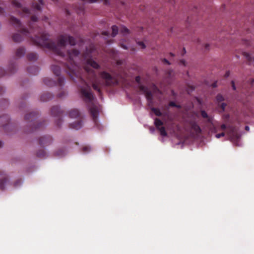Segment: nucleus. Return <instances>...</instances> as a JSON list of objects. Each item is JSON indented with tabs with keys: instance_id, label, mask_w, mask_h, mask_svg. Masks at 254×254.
<instances>
[{
	"instance_id": "1",
	"label": "nucleus",
	"mask_w": 254,
	"mask_h": 254,
	"mask_svg": "<svg viewBox=\"0 0 254 254\" xmlns=\"http://www.w3.org/2000/svg\"><path fill=\"white\" fill-rule=\"evenodd\" d=\"M48 38V35H45L42 38L36 37V42L38 45L52 50L63 56L65 55L64 52L66 51L69 60L73 65L74 60L80 54L79 51L73 47L75 44L74 39L68 35H61L58 38L56 45Z\"/></svg>"
},
{
	"instance_id": "2",
	"label": "nucleus",
	"mask_w": 254,
	"mask_h": 254,
	"mask_svg": "<svg viewBox=\"0 0 254 254\" xmlns=\"http://www.w3.org/2000/svg\"><path fill=\"white\" fill-rule=\"evenodd\" d=\"M82 84L80 85L82 97L87 103H89L87 106L93 118L95 120L99 116L98 108L96 105L93 103V100L94 98L90 92L89 86L84 81H82Z\"/></svg>"
},
{
	"instance_id": "3",
	"label": "nucleus",
	"mask_w": 254,
	"mask_h": 254,
	"mask_svg": "<svg viewBox=\"0 0 254 254\" xmlns=\"http://www.w3.org/2000/svg\"><path fill=\"white\" fill-rule=\"evenodd\" d=\"M16 186V182L15 181L11 182L8 176H5L3 178L0 179V190H3L5 188L15 187Z\"/></svg>"
},
{
	"instance_id": "4",
	"label": "nucleus",
	"mask_w": 254,
	"mask_h": 254,
	"mask_svg": "<svg viewBox=\"0 0 254 254\" xmlns=\"http://www.w3.org/2000/svg\"><path fill=\"white\" fill-rule=\"evenodd\" d=\"M10 118L8 115H3L0 116V127L4 128V130L6 131L8 127H11V125L10 123Z\"/></svg>"
},
{
	"instance_id": "5",
	"label": "nucleus",
	"mask_w": 254,
	"mask_h": 254,
	"mask_svg": "<svg viewBox=\"0 0 254 254\" xmlns=\"http://www.w3.org/2000/svg\"><path fill=\"white\" fill-rule=\"evenodd\" d=\"M154 125L159 130L160 134L162 137H165L167 135L165 127H162L163 122L159 119H156L154 120Z\"/></svg>"
},
{
	"instance_id": "6",
	"label": "nucleus",
	"mask_w": 254,
	"mask_h": 254,
	"mask_svg": "<svg viewBox=\"0 0 254 254\" xmlns=\"http://www.w3.org/2000/svg\"><path fill=\"white\" fill-rule=\"evenodd\" d=\"M86 65L85 66V69L88 72L89 71L88 69V66H91L94 68H97L99 66L98 64L95 61H93L91 59H87L86 60Z\"/></svg>"
},
{
	"instance_id": "7",
	"label": "nucleus",
	"mask_w": 254,
	"mask_h": 254,
	"mask_svg": "<svg viewBox=\"0 0 254 254\" xmlns=\"http://www.w3.org/2000/svg\"><path fill=\"white\" fill-rule=\"evenodd\" d=\"M229 132L228 135L231 141L234 143V139L235 138L239 139V137L236 134V131L234 127H230L228 128Z\"/></svg>"
},
{
	"instance_id": "8",
	"label": "nucleus",
	"mask_w": 254,
	"mask_h": 254,
	"mask_svg": "<svg viewBox=\"0 0 254 254\" xmlns=\"http://www.w3.org/2000/svg\"><path fill=\"white\" fill-rule=\"evenodd\" d=\"M15 62L16 58L15 57H13L12 59H11L9 62L8 68L10 70V73H13L14 72L15 68Z\"/></svg>"
},
{
	"instance_id": "9",
	"label": "nucleus",
	"mask_w": 254,
	"mask_h": 254,
	"mask_svg": "<svg viewBox=\"0 0 254 254\" xmlns=\"http://www.w3.org/2000/svg\"><path fill=\"white\" fill-rule=\"evenodd\" d=\"M82 126L83 123L81 121H76L73 123H70L71 127L76 130L80 129Z\"/></svg>"
},
{
	"instance_id": "10",
	"label": "nucleus",
	"mask_w": 254,
	"mask_h": 254,
	"mask_svg": "<svg viewBox=\"0 0 254 254\" xmlns=\"http://www.w3.org/2000/svg\"><path fill=\"white\" fill-rule=\"evenodd\" d=\"M141 89L142 90L144 93L145 94L146 97L147 99L151 102L152 101V94L150 91L148 90L147 88L144 87H141Z\"/></svg>"
},
{
	"instance_id": "11",
	"label": "nucleus",
	"mask_w": 254,
	"mask_h": 254,
	"mask_svg": "<svg viewBox=\"0 0 254 254\" xmlns=\"http://www.w3.org/2000/svg\"><path fill=\"white\" fill-rule=\"evenodd\" d=\"M52 114L53 116H60L62 112L60 107L57 106L53 107L51 110Z\"/></svg>"
},
{
	"instance_id": "12",
	"label": "nucleus",
	"mask_w": 254,
	"mask_h": 254,
	"mask_svg": "<svg viewBox=\"0 0 254 254\" xmlns=\"http://www.w3.org/2000/svg\"><path fill=\"white\" fill-rule=\"evenodd\" d=\"M101 76L103 79H104L106 80L107 83L108 84H109L110 83V80H111V75L105 72H103L101 73Z\"/></svg>"
},
{
	"instance_id": "13",
	"label": "nucleus",
	"mask_w": 254,
	"mask_h": 254,
	"mask_svg": "<svg viewBox=\"0 0 254 254\" xmlns=\"http://www.w3.org/2000/svg\"><path fill=\"white\" fill-rule=\"evenodd\" d=\"M120 33L123 36H127L129 34V30L125 26H122L120 28Z\"/></svg>"
},
{
	"instance_id": "14",
	"label": "nucleus",
	"mask_w": 254,
	"mask_h": 254,
	"mask_svg": "<svg viewBox=\"0 0 254 254\" xmlns=\"http://www.w3.org/2000/svg\"><path fill=\"white\" fill-rule=\"evenodd\" d=\"M69 116L71 118H76L79 116V113L77 110H72L70 111Z\"/></svg>"
},
{
	"instance_id": "15",
	"label": "nucleus",
	"mask_w": 254,
	"mask_h": 254,
	"mask_svg": "<svg viewBox=\"0 0 254 254\" xmlns=\"http://www.w3.org/2000/svg\"><path fill=\"white\" fill-rule=\"evenodd\" d=\"M25 54V50L23 48L17 49V58L23 57Z\"/></svg>"
},
{
	"instance_id": "16",
	"label": "nucleus",
	"mask_w": 254,
	"mask_h": 254,
	"mask_svg": "<svg viewBox=\"0 0 254 254\" xmlns=\"http://www.w3.org/2000/svg\"><path fill=\"white\" fill-rule=\"evenodd\" d=\"M119 31H120V29H119L117 26H112L111 34L112 36L113 37H115L118 34Z\"/></svg>"
},
{
	"instance_id": "17",
	"label": "nucleus",
	"mask_w": 254,
	"mask_h": 254,
	"mask_svg": "<svg viewBox=\"0 0 254 254\" xmlns=\"http://www.w3.org/2000/svg\"><path fill=\"white\" fill-rule=\"evenodd\" d=\"M52 70L54 73L57 75L59 76L60 74L61 69L57 65H53L52 67Z\"/></svg>"
},
{
	"instance_id": "18",
	"label": "nucleus",
	"mask_w": 254,
	"mask_h": 254,
	"mask_svg": "<svg viewBox=\"0 0 254 254\" xmlns=\"http://www.w3.org/2000/svg\"><path fill=\"white\" fill-rule=\"evenodd\" d=\"M9 23L14 28L16 25V18L14 16H11L9 20Z\"/></svg>"
},
{
	"instance_id": "19",
	"label": "nucleus",
	"mask_w": 254,
	"mask_h": 254,
	"mask_svg": "<svg viewBox=\"0 0 254 254\" xmlns=\"http://www.w3.org/2000/svg\"><path fill=\"white\" fill-rule=\"evenodd\" d=\"M28 59L30 61H35L37 59V56L36 54L31 53L28 55Z\"/></svg>"
},
{
	"instance_id": "20",
	"label": "nucleus",
	"mask_w": 254,
	"mask_h": 254,
	"mask_svg": "<svg viewBox=\"0 0 254 254\" xmlns=\"http://www.w3.org/2000/svg\"><path fill=\"white\" fill-rule=\"evenodd\" d=\"M41 98V100L43 101L46 102V101H49V100L53 98V96H48L47 95H43Z\"/></svg>"
},
{
	"instance_id": "21",
	"label": "nucleus",
	"mask_w": 254,
	"mask_h": 254,
	"mask_svg": "<svg viewBox=\"0 0 254 254\" xmlns=\"http://www.w3.org/2000/svg\"><path fill=\"white\" fill-rule=\"evenodd\" d=\"M40 4H34L33 7L37 10H41L42 9V5H43V2L41 0H40Z\"/></svg>"
},
{
	"instance_id": "22",
	"label": "nucleus",
	"mask_w": 254,
	"mask_h": 254,
	"mask_svg": "<svg viewBox=\"0 0 254 254\" xmlns=\"http://www.w3.org/2000/svg\"><path fill=\"white\" fill-rule=\"evenodd\" d=\"M192 128L196 133H199L201 131V129L199 127L195 124L192 126Z\"/></svg>"
},
{
	"instance_id": "23",
	"label": "nucleus",
	"mask_w": 254,
	"mask_h": 254,
	"mask_svg": "<svg viewBox=\"0 0 254 254\" xmlns=\"http://www.w3.org/2000/svg\"><path fill=\"white\" fill-rule=\"evenodd\" d=\"M64 82H65V79L64 77L61 76L59 78V83L60 86H63Z\"/></svg>"
},
{
	"instance_id": "24",
	"label": "nucleus",
	"mask_w": 254,
	"mask_h": 254,
	"mask_svg": "<svg viewBox=\"0 0 254 254\" xmlns=\"http://www.w3.org/2000/svg\"><path fill=\"white\" fill-rule=\"evenodd\" d=\"M152 110L153 111V112L156 116H160L161 115V113L159 109L153 108H152Z\"/></svg>"
},
{
	"instance_id": "25",
	"label": "nucleus",
	"mask_w": 254,
	"mask_h": 254,
	"mask_svg": "<svg viewBox=\"0 0 254 254\" xmlns=\"http://www.w3.org/2000/svg\"><path fill=\"white\" fill-rule=\"evenodd\" d=\"M82 150L84 153H86L91 150V148L90 146H85L83 147Z\"/></svg>"
},
{
	"instance_id": "26",
	"label": "nucleus",
	"mask_w": 254,
	"mask_h": 254,
	"mask_svg": "<svg viewBox=\"0 0 254 254\" xmlns=\"http://www.w3.org/2000/svg\"><path fill=\"white\" fill-rule=\"evenodd\" d=\"M137 44L139 46L140 49H144L146 48L145 44L142 42H138L137 43Z\"/></svg>"
},
{
	"instance_id": "27",
	"label": "nucleus",
	"mask_w": 254,
	"mask_h": 254,
	"mask_svg": "<svg viewBox=\"0 0 254 254\" xmlns=\"http://www.w3.org/2000/svg\"><path fill=\"white\" fill-rule=\"evenodd\" d=\"M56 154H57V156H60V157H62V156L64 155V154H65L63 150H59L58 151H57Z\"/></svg>"
},
{
	"instance_id": "28",
	"label": "nucleus",
	"mask_w": 254,
	"mask_h": 254,
	"mask_svg": "<svg viewBox=\"0 0 254 254\" xmlns=\"http://www.w3.org/2000/svg\"><path fill=\"white\" fill-rule=\"evenodd\" d=\"M223 97L220 94H218L216 97V100L217 101L221 102L223 100Z\"/></svg>"
},
{
	"instance_id": "29",
	"label": "nucleus",
	"mask_w": 254,
	"mask_h": 254,
	"mask_svg": "<svg viewBox=\"0 0 254 254\" xmlns=\"http://www.w3.org/2000/svg\"><path fill=\"white\" fill-rule=\"evenodd\" d=\"M35 115V113H31L29 115H26L25 116V119L26 120H29L30 119V117H33Z\"/></svg>"
},
{
	"instance_id": "30",
	"label": "nucleus",
	"mask_w": 254,
	"mask_h": 254,
	"mask_svg": "<svg viewBox=\"0 0 254 254\" xmlns=\"http://www.w3.org/2000/svg\"><path fill=\"white\" fill-rule=\"evenodd\" d=\"M37 155L39 157H44L46 155V153L43 151L42 153H41L40 152H37Z\"/></svg>"
},
{
	"instance_id": "31",
	"label": "nucleus",
	"mask_w": 254,
	"mask_h": 254,
	"mask_svg": "<svg viewBox=\"0 0 254 254\" xmlns=\"http://www.w3.org/2000/svg\"><path fill=\"white\" fill-rule=\"evenodd\" d=\"M5 74V71L1 68L0 67V77L4 75Z\"/></svg>"
},
{
	"instance_id": "32",
	"label": "nucleus",
	"mask_w": 254,
	"mask_h": 254,
	"mask_svg": "<svg viewBox=\"0 0 254 254\" xmlns=\"http://www.w3.org/2000/svg\"><path fill=\"white\" fill-rule=\"evenodd\" d=\"M224 135H225L224 133H221L216 134L215 135V137L217 138H219L221 136H224Z\"/></svg>"
},
{
	"instance_id": "33",
	"label": "nucleus",
	"mask_w": 254,
	"mask_h": 254,
	"mask_svg": "<svg viewBox=\"0 0 254 254\" xmlns=\"http://www.w3.org/2000/svg\"><path fill=\"white\" fill-rule=\"evenodd\" d=\"M93 87L95 90H97L98 92H100V89L98 88L97 85L95 83L93 84Z\"/></svg>"
},
{
	"instance_id": "34",
	"label": "nucleus",
	"mask_w": 254,
	"mask_h": 254,
	"mask_svg": "<svg viewBox=\"0 0 254 254\" xmlns=\"http://www.w3.org/2000/svg\"><path fill=\"white\" fill-rule=\"evenodd\" d=\"M201 115L204 118L207 117V114L204 111H201Z\"/></svg>"
},
{
	"instance_id": "35",
	"label": "nucleus",
	"mask_w": 254,
	"mask_h": 254,
	"mask_svg": "<svg viewBox=\"0 0 254 254\" xmlns=\"http://www.w3.org/2000/svg\"><path fill=\"white\" fill-rule=\"evenodd\" d=\"M220 106L221 107L222 111H224V110H225V107L226 106V104L225 103H222L220 105Z\"/></svg>"
},
{
	"instance_id": "36",
	"label": "nucleus",
	"mask_w": 254,
	"mask_h": 254,
	"mask_svg": "<svg viewBox=\"0 0 254 254\" xmlns=\"http://www.w3.org/2000/svg\"><path fill=\"white\" fill-rule=\"evenodd\" d=\"M11 38H12V41L14 42H16V34L15 33L12 34V35L11 36Z\"/></svg>"
},
{
	"instance_id": "37",
	"label": "nucleus",
	"mask_w": 254,
	"mask_h": 254,
	"mask_svg": "<svg viewBox=\"0 0 254 254\" xmlns=\"http://www.w3.org/2000/svg\"><path fill=\"white\" fill-rule=\"evenodd\" d=\"M247 58L249 59V60L250 61H254V56L252 57V56H250V55H248L247 56Z\"/></svg>"
},
{
	"instance_id": "38",
	"label": "nucleus",
	"mask_w": 254,
	"mask_h": 254,
	"mask_svg": "<svg viewBox=\"0 0 254 254\" xmlns=\"http://www.w3.org/2000/svg\"><path fill=\"white\" fill-rule=\"evenodd\" d=\"M4 91L3 88L0 86V95L2 94Z\"/></svg>"
},
{
	"instance_id": "39",
	"label": "nucleus",
	"mask_w": 254,
	"mask_h": 254,
	"mask_svg": "<svg viewBox=\"0 0 254 254\" xmlns=\"http://www.w3.org/2000/svg\"><path fill=\"white\" fill-rule=\"evenodd\" d=\"M149 130H150V131L151 133H153L155 131V128L154 127H150L149 128Z\"/></svg>"
},
{
	"instance_id": "40",
	"label": "nucleus",
	"mask_w": 254,
	"mask_h": 254,
	"mask_svg": "<svg viewBox=\"0 0 254 254\" xmlns=\"http://www.w3.org/2000/svg\"><path fill=\"white\" fill-rule=\"evenodd\" d=\"M37 19V17L36 16H33L32 17V20L34 22L36 21Z\"/></svg>"
},
{
	"instance_id": "41",
	"label": "nucleus",
	"mask_w": 254,
	"mask_h": 254,
	"mask_svg": "<svg viewBox=\"0 0 254 254\" xmlns=\"http://www.w3.org/2000/svg\"><path fill=\"white\" fill-rule=\"evenodd\" d=\"M16 22H17V29L18 28V27L21 25V23L20 22V21L17 19V21H16Z\"/></svg>"
},
{
	"instance_id": "42",
	"label": "nucleus",
	"mask_w": 254,
	"mask_h": 254,
	"mask_svg": "<svg viewBox=\"0 0 254 254\" xmlns=\"http://www.w3.org/2000/svg\"><path fill=\"white\" fill-rule=\"evenodd\" d=\"M140 78L139 76H136V78H135V80L136 81V82H137L138 83L140 81Z\"/></svg>"
},
{
	"instance_id": "43",
	"label": "nucleus",
	"mask_w": 254,
	"mask_h": 254,
	"mask_svg": "<svg viewBox=\"0 0 254 254\" xmlns=\"http://www.w3.org/2000/svg\"><path fill=\"white\" fill-rule=\"evenodd\" d=\"M209 46H210V45H209V44H205V48L206 49H207V50H208V49H209Z\"/></svg>"
},
{
	"instance_id": "44",
	"label": "nucleus",
	"mask_w": 254,
	"mask_h": 254,
	"mask_svg": "<svg viewBox=\"0 0 254 254\" xmlns=\"http://www.w3.org/2000/svg\"><path fill=\"white\" fill-rule=\"evenodd\" d=\"M3 101L5 105H8V101L7 100L4 99V100H3Z\"/></svg>"
},
{
	"instance_id": "45",
	"label": "nucleus",
	"mask_w": 254,
	"mask_h": 254,
	"mask_svg": "<svg viewBox=\"0 0 254 254\" xmlns=\"http://www.w3.org/2000/svg\"><path fill=\"white\" fill-rule=\"evenodd\" d=\"M169 105L170 106H176L174 102H171Z\"/></svg>"
},
{
	"instance_id": "46",
	"label": "nucleus",
	"mask_w": 254,
	"mask_h": 254,
	"mask_svg": "<svg viewBox=\"0 0 254 254\" xmlns=\"http://www.w3.org/2000/svg\"><path fill=\"white\" fill-rule=\"evenodd\" d=\"M221 128L222 129H225L226 128V126L225 125H222L221 126Z\"/></svg>"
},
{
	"instance_id": "47",
	"label": "nucleus",
	"mask_w": 254,
	"mask_h": 254,
	"mask_svg": "<svg viewBox=\"0 0 254 254\" xmlns=\"http://www.w3.org/2000/svg\"><path fill=\"white\" fill-rule=\"evenodd\" d=\"M121 46L124 49H127V47L126 46V45H123L122 44L121 45Z\"/></svg>"
},
{
	"instance_id": "48",
	"label": "nucleus",
	"mask_w": 254,
	"mask_h": 254,
	"mask_svg": "<svg viewBox=\"0 0 254 254\" xmlns=\"http://www.w3.org/2000/svg\"><path fill=\"white\" fill-rule=\"evenodd\" d=\"M3 12V8L0 7V14L2 13Z\"/></svg>"
},
{
	"instance_id": "49",
	"label": "nucleus",
	"mask_w": 254,
	"mask_h": 254,
	"mask_svg": "<svg viewBox=\"0 0 254 254\" xmlns=\"http://www.w3.org/2000/svg\"><path fill=\"white\" fill-rule=\"evenodd\" d=\"M164 61L165 63H166L167 64H170L169 62L167 60H166V59H165L164 60Z\"/></svg>"
},
{
	"instance_id": "50",
	"label": "nucleus",
	"mask_w": 254,
	"mask_h": 254,
	"mask_svg": "<svg viewBox=\"0 0 254 254\" xmlns=\"http://www.w3.org/2000/svg\"><path fill=\"white\" fill-rule=\"evenodd\" d=\"M3 146V143L0 140V148Z\"/></svg>"
},
{
	"instance_id": "51",
	"label": "nucleus",
	"mask_w": 254,
	"mask_h": 254,
	"mask_svg": "<svg viewBox=\"0 0 254 254\" xmlns=\"http://www.w3.org/2000/svg\"><path fill=\"white\" fill-rule=\"evenodd\" d=\"M245 129L247 130H249V129H250L249 127V126H246L245 127Z\"/></svg>"
},
{
	"instance_id": "52",
	"label": "nucleus",
	"mask_w": 254,
	"mask_h": 254,
	"mask_svg": "<svg viewBox=\"0 0 254 254\" xmlns=\"http://www.w3.org/2000/svg\"><path fill=\"white\" fill-rule=\"evenodd\" d=\"M232 83H233V89H234V90H235V89H236V87H235V85H234V82H233V81H232Z\"/></svg>"
},
{
	"instance_id": "53",
	"label": "nucleus",
	"mask_w": 254,
	"mask_h": 254,
	"mask_svg": "<svg viewBox=\"0 0 254 254\" xmlns=\"http://www.w3.org/2000/svg\"><path fill=\"white\" fill-rule=\"evenodd\" d=\"M3 174V172L0 170V176H2Z\"/></svg>"
},
{
	"instance_id": "54",
	"label": "nucleus",
	"mask_w": 254,
	"mask_h": 254,
	"mask_svg": "<svg viewBox=\"0 0 254 254\" xmlns=\"http://www.w3.org/2000/svg\"><path fill=\"white\" fill-rule=\"evenodd\" d=\"M105 4H109V2H108L107 0H106L105 1Z\"/></svg>"
},
{
	"instance_id": "55",
	"label": "nucleus",
	"mask_w": 254,
	"mask_h": 254,
	"mask_svg": "<svg viewBox=\"0 0 254 254\" xmlns=\"http://www.w3.org/2000/svg\"><path fill=\"white\" fill-rule=\"evenodd\" d=\"M213 86L214 87H216V83H214V84H213Z\"/></svg>"
},
{
	"instance_id": "56",
	"label": "nucleus",
	"mask_w": 254,
	"mask_h": 254,
	"mask_svg": "<svg viewBox=\"0 0 254 254\" xmlns=\"http://www.w3.org/2000/svg\"><path fill=\"white\" fill-rule=\"evenodd\" d=\"M16 40H17V42H18L19 41V38L18 37V36L17 35V39H16Z\"/></svg>"
},
{
	"instance_id": "57",
	"label": "nucleus",
	"mask_w": 254,
	"mask_h": 254,
	"mask_svg": "<svg viewBox=\"0 0 254 254\" xmlns=\"http://www.w3.org/2000/svg\"><path fill=\"white\" fill-rule=\"evenodd\" d=\"M59 97H63V96H62V94H59Z\"/></svg>"
},
{
	"instance_id": "58",
	"label": "nucleus",
	"mask_w": 254,
	"mask_h": 254,
	"mask_svg": "<svg viewBox=\"0 0 254 254\" xmlns=\"http://www.w3.org/2000/svg\"><path fill=\"white\" fill-rule=\"evenodd\" d=\"M105 34L106 35H107V36H108V34L107 33H106V32L105 33Z\"/></svg>"
},
{
	"instance_id": "59",
	"label": "nucleus",
	"mask_w": 254,
	"mask_h": 254,
	"mask_svg": "<svg viewBox=\"0 0 254 254\" xmlns=\"http://www.w3.org/2000/svg\"><path fill=\"white\" fill-rule=\"evenodd\" d=\"M235 143V144H236V145H240V144H237L236 143Z\"/></svg>"
},
{
	"instance_id": "60",
	"label": "nucleus",
	"mask_w": 254,
	"mask_h": 254,
	"mask_svg": "<svg viewBox=\"0 0 254 254\" xmlns=\"http://www.w3.org/2000/svg\"><path fill=\"white\" fill-rule=\"evenodd\" d=\"M13 3L14 4L15 3L14 0L13 1Z\"/></svg>"
},
{
	"instance_id": "61",
	"label": "nucleus",
	"mask_w": 254,
	"mask_h": 254,
	"mask_svg": "<svg viewBox=\"0 0 254 254\" xmlns=\"http://www.w3.org/2000/svg\"><path fill=\"white\" fill-rule=\"evenodd\" d=\"M16 5H17V7L18 6V3L17 2V4H16Z\"/></svg>"
},
{
	"instance_id": "62",
	"label": "nucleus",
	"mask_w": 254,
	"mask_h": 254,
	"mask_svg": "<svg viewBox=\"0 0 254 254\" xmlns=\"http://www.w3.org/2000/svg\"><path fill=\"white\" fill-rule=\"evenodd\" d=\"M226 76H229V74H226Z\"/></svg>"
},
{
	"instance_id": "63",
	"label": "nucleus",
	"mask_w": 254,
	"mask_h": 254,
	"mask_svg": "<svg viewBox=\"0 0 254 254\" xmlns=\"http://www.w3.org/2000/svg\"><path fill=\"white\" fill-rule=\"evenodd\" d=\"M42 141H40V144H42Z\"/></svg>"
},
{
	"instance_id": "64",
	"label": "nucleus",
	"mask_w": 254,
	"mask_h": 254,
	"mask_svg": "<svg viewBox=\"0 0 254 254\" xmlns=\"http://www.w3.org/2000/svg\"><path fill=\"white\" fill-rule=\"evenodd\" d=\"M170 0V1H172V0Z\"/></svg>"
}]
</instances>
